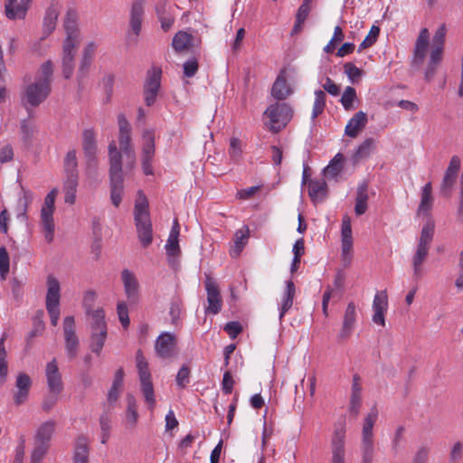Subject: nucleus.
<instances>
[{
    "label": "nucleus",
    "mask_w": 463,
    "mask_h": 463,
    "mask_svg": "<svg viewBox=\"0 0 463 463\" xmlns=\"http://www.w3.org/2000/svg\"><path fill=\"white\" fill-rule=\"evenodd\" d=\"M53 64L51 61L43 63L37 71L34 80L25 88L23 101L24 105L37 107L49 96L52 87Z\"/></svg>",
    "instance_id": "1"
},
{
    "label": "nucleus",
    "mask_w": 463,
    "mask_h": 463,
    "mask_svg": "<svg viewBox=\"0 0 463 463\" xmlns=\"http://www.w3.org/2000/svg\"><path fill=\"white\" fill-rule=\"evenodd\" d=\"M121 154L116 143L109 145L110 199L114 206L118 207L124 191Z\"/></svg>",
    "instance_id": "2"
},
{
    "label": "nucleus",
    "mask_w": 463,
    "mask_h": 463,
    "mask_svg": "<svg viewBox=\"0 0 463 463\" xmlns=\"http://www.w3.org/2000/svg\"><path fill=\"white\" fill-rule=\"evenodd\" d=\"M134 220L139 241L144 248H146L153 241V229L148 202L142 191H138V197L135 203Z\"/></svg>",
    "instance_id": "3"
},
{
    "label": "nucleus",
    "mask_w": 463,
    "mask_h": 463,
    "mask_svg": "<svg viewBox=\"0 0 463 463\" xmlns=\"http://www.w3.org/2000/svg\"><path fill=\"white\" fill-rule=\"evenodd\" d=\"M434 221L429 219L421 229L415 253L411 258L413 277L417 280L421 279L423 276V264L429 256V251L434 236Z\"/></svg>",
    "instance_id": "4"
},
{
    "label": "nucleus",
    "mask_w": 463,
    "mask_h": 463,
    "mask_svg": "<svg viewBox=\"0 0 463 463\" xmlns=\"http://www.w3.org/2000/svg\"><path fill=\"white\" fill-rule=\"evenodd\" d=\"M58 189L53 188L47 194L40 213V225L48 243L53 241L55 223L53 214L55 212V200L58 195Z\"/></svg>",
    "instance_id": "5"
},
{
    "label": "nucleus",
    "mask_w": 463,
    "mask_h": 463,
    "mask_svg": "<svg viewBox=\"0 0 463 463\" xmlns=\"http://www.w3.org/2000/svg\"><path fill=\"white\" fill-rule=\"evenodd\" d=\"M86 312L90 317L91 343L90 348L93 353L99 355L107 338L105 313L102 308H98L93 311L87 309Z\"/></svg>",
    "instance_id": "6"
},
{
    "label": "nucleus",
    "mask_w": 463,
    "mask_h": 463,
    "mask_svg": "<svg viewBox=\"0 0 463 463\" xmlns=\"http://www.w3.org/2000/svg\"><path fill=\"white\" fill-rule=\"evenodd\" d=\"M264 116L269 119L265 123L268 128L273 133H278L291 120L293 110L287 103L276 102L266 109Z\"/></svg>",
    "instance_id": "7"
},
{
    "label": "nucleus",
    "mask_w": 463,
    "mask_h": 463,
    "mask_svg": "<svg viewBox=\"0 0 463 463\" xmlns=\"http://www.w3.org/2000/svg\"><path fill=\"white\" fill-rule=\"evenodd\" d=\"M180 225L177 219L174 220L168 239L165 245L167 261L170 267L177 269L179 266V258L181 256V248L179 246Z\"/></svg>",
    "instance_id": "8"
},
{
    "label": "nucleus",
    "mask_w": 463,
    "mask_h": 463,
    "mask_svg": "<svg viewBox=\"0 0 463 463\" xmlns=\"http://www.w3.org/2000/svg\"><path fill=\"white\" fill-rule=\"evenodd\" d=\"M119 128V146L128 159V166L132 168L135 165L136 156L131 145V128L124 115L118 117Z\"/></svg>",
    "instance_id": "9"
},
{
    "label": "nucleus",
    "mask_w": 463,
    "mask_h": 463,
    "mask_svg": "<svg viewBox=\"0 0 463 463\" xmlns=\"http://www.w3.org/2000/svg\"><path fill=\"white\" fill-rule=\"evenodd\" d=\"M331 463H345V428L335 427L331 438Z\"/></svg>",
    "instance_id": "10"
},
{
    "label": "nucleus",
    "mask_w": 463,
    "mask_h": 463,
    "mask_svg": "<svg viewBox=\"0 0 463 463\" xmlns=\"http://www.w3.org/2000/svg\"><path fill=\"white\" fill-rule=\"evenodd\" d=\"M341 249L342 260L345 266L349 265L353 258V236L351 219L348 215H345L342 219Z\"/></svg>",
    "instance_id": "11"
},
{
    "label": "nucleus",
    "mask_w": 463,
    "mask_h": 463,
    "mask_svg": "<svg viewBox=\"0 0 463 463\" xmlns=\"http://www.w3.org/2000/svg\"><path fill=\"white\" fill-rule=\"evenodd\" d=\"M63 332L65 339V351L70 359H74L78 354L79 338L75 332L73 317H66L63 320Z\"/></svg>",
    "instance_id": "12"
},
{
    "label": "nucleus",
    "mask_w": 463,
    "mask_h": 463,
    "mask_svg": "<svg viewBox=\"0 0 463 463\" xmlns=\"http://www.w3.org/2000/svg\"><path fill=\"white\" fill-rule=\"evenodd\" d=\"M204 286L207 293L208 303V306L205 308V313L216 315L222 310V299L219 287L215 280L212 278L206 279Z\"/></svg>",
    "instance_id": "13"
},
{
    "label": "nucleus",
    "mask_w": 463,
    "mask_h": 463,
    "mask_svg": "<svg viewBox=\"0 0 463 463\" xmlns=\"http://www.w3.org/2000/svg\"><path fill=\"white\" fill-rule=\"evenodd\" d=\"M33 0H4L5 14L9 20H24Z\"/></svg>",
    "instance_id": "14"
},
{
    "label": "nucleus",
    "mask_w": 463,
    "mask_h": 463,
    "mask_svg": "<svg viewBox=\"0 0 463 463\" xmlns=\"http://www.w3.org/2000/svg\"><path fill=\"white\" fill-rule=\"evenodd\" d=\"M82 147L88 168L97 167V142L92 128L85 129L82 133Z\"/></svg>",
    "instance_id": "15"
},
{
    "label": "nucleus",
    "mask_w": 463,
    "mask_h": 463,
    "mask_svg": "<svg viewBox=\"0 0 463 463\" xmlns=\"http://www.w3.org/2000/svg\"><path fill=\"white\" fill-rule=\"evenodd\" d=\"M144 146L142 149V168L145 175H153L152 159L155 155V136L151 130L143 133Z\"/></svg>",
    "instance_id": "16"
},
{
    "label": "nucleus",
    "mask_w": 463,
    "mask_h": 463,
    "mask_svg": "<svg viewBox=\"0 0 463 463\" xmlns=\"http://www.w3.org/2000/svg\"><path fill=\"white\" fill-rule=\"evenodd\" d=\"M161 71L153 70L147 76L144 87L145 102L147 106H152L156 99L160 89Z\"/></svg>",
    "instance_id": "17"
},
{
    "label": "nucleus",
    "mask_w": 463,
    "mask_h": 463,
    "mask_svg": "<svg viewBox=\"0 0 463 463\" xmlns=\"http://www.w3.org/2000/svg\"><path fill=\"white\" fill-rule=\"evenodd\" d=\"M121 279L125 294L130 303H137L139 299V283L136 275L129 269H123Z\"/></svg>",
    "instance_id": "18"
},
{
    "label": "nucleus",
    "mask_w": 463,
    "mask_h": 463,
    "mask_svg": "<svg viewBox=\"0 0 463 463\" xmlns=\"http://www.w3.org/2000/svg\"><path fill=\"white\" fill-rule=\"evenodd\" d=\"M388 309V297L386 290L379 291L375 294L373 301V323L384 326L385 313Z\"/></svg>",
    "instance_id": "19"
},
{
    "label": "nucleus",
    "mask_w": 463,
    "mask_h": 463,
    "mask_svg": "<svg viewBox=\"0 0 463 463\" xmlns=\"http://www.w3.org/2000/svg\"><path fill=\"white\" fill-rule=\"evenodd\" d=\"M357 307L354 302L351 301L347 304L344 313L342 328L339 332V338L347 339L352 335L357 319Z\"/></svg>",
    "instance_id": "20"
},
{
    "label": "nucleus",
    "mask_w": 463,
    "mask_h": 463,
    "mask_svg": "<svg viewBox=\"0 0 463 463\" xmlns=\"http://www.w3.org/2000/svg\"><path fill=\"white\" fill-rule=\"evenodd\" d=\"M176 345L175 335L172 333H162L156 341V352L162 358H170L175 353Z\"/></svg>",
    "instance_id": "21"
},
{
    "label": "nucleus",
    "mask_w": 463,
    "mask_h": 463,
    "mask_svg": "<svg viewBox=\"0 0 463 463\" xmlns=\"http://www.w3.org/2000/svg\"><path fill=\"white\" fill-rule=\"evenodd\" d=\"M32 387V380L25 373H20L15 381L16 391L14 393L13 399L15 405L19 406L24 403L29 397V392Z\"/></svg>",
    "instance_id": "22"
},
{
    "label": "nucleus",
    "mask_w": 463,
    "mask_h": 463,
    "mask_svg": "<svg viewBox=\"0 0 463 463\" xmlns=\"http://www.w3.org/2000/svg\"><path fill=\"white\" fill-rule=\"evenodd\" d=\"M77 43H72L71 40H65L63 43L62 50V73L65 79H70L74 71L73 58Z\"/></svg>",
    "instance_id": "23"
},
{
    "label": "nucleus",
    "mask_w": 463,
    "mask_h": 463,
    "mask_svg": "<svg viewBox=\"0 0 463 463\" xmlns=\"http://www.w3.org/2000/svg\"><path fill=\"white\" fill-rule=\"evenodd\" d=\"M45 375L50 392H61L63 389L61 374L55 359L46 364Z\"/></svg>",
    "instance_id": "24"
},
{
    "label": "nucleus",
    "mask_w": 463,
    "mask_h": 463,
    "mask_svg": "<svg viewBox=\"0 0 463 463\" xmlns=\"http://www.w3.org/2000/svg\"><path fill=\"white\" fill-rule=\"evenodd\" d=\"M156 14L161 24V28L167 32L175 22V16L171 12V5L167 0H159L156 5Z\"/></svg>",
    "instance_id": "25"
},
{
    "label": "nucleus",
    "mask_w": 463,
    "mask_h": 463,
    "mask_svg": "<svg viewBox=\"0 0 463 463\" xmlns=\"http://www.w3.org/2000/svg\"><path fill=\"white\" fill-rule=\"evenodd\" d=\"M79 13L75 8H69L66 12L63 27L66 31L67 37L65 40H71L72 43H78V22Z\"/></svg>",
    "instance_id": "26"
},
{
    "label": "nucleus",
    "mask_w": 463,
    "mask_h": 463,
    "mask_svg": "<svg viewBox=\"0 0 463 463\" xmlns=\"http://www.w3.org/2000/svg\"><path fill=\"white\" fill-rule=\"evenodd\" d=\"M56 430V422L53 420H49L43 422L36 430L33 441L44 444L51 447L52 439Z\"/></svg>",
    "instance_id": "27"
},
{
    "label": "nucleus",
    "mask_w": 463,
    "mask_h": 463,
    "mask_svg": "<svg viewBox=\"0 0 463 463\" xmlns=\"http://www.w3.org/2000/svg\"><path fill=\"white\" fill-rule=\"evenodd\" d=\"M367 124V115L363 111L356 112L347 122L345 134L352 138L356 137Z\"/></svg>",
    "instance_id": "28"
},
{
    "label": "nucleus",
    "mask_w": 463,
    "mask_h": 463,
    "mask_svg": "<svg viewBox=\"0 0 463 463\" xmlns=\"http://www.w3.org/2000/svg\"><path fill=\"white\" fill-rule=\"evenodd\" d=\"M144 6V0H136L131 5L129 24L131 32L137 36L141 32Z\"/></svg>",
    "instance_id": "29"
},
{
    "label": "nucleus",
    "mask_w": 463,
    "mask_h": 463,
    "mask_svg": "<svg viewBox=\"0 0 463 463\" xmlns=\"http://www.w3.org/2000/svg\"><path fill=\"white\" fill-rule=\"evenodd\" d=\"M430 33L427 28L420 30L417 38L414 49L413 63L420 65L423 63L429 45Z\"/></svg>",
    "instance_id": "30"
},
{
    "label": "nucleus",
    "mask_w": 463,
    "mask_h": 463,
    "mask_svg": "<svg viewBox=\"0 0 463 463\" xmlns=\"http://www.w3.org/2000/svg\"><path fill=\"white\" fill-rule=\"evenodd\" d=\"M90 440L86 435H79L75 440L73 463H89Z\"/></svg>",
    "instance_id": "31"
},
{
    "label": "nucleus",
    "mask_w": 463,
    "mask_h": 463,
    "mask_svg": "<svg viewBox=\"0 0 463 463\" xmlns=\"http://www.w3.org/2000/svg\"><path fill=\"white\" fill-rule=\"evenodd\" d=\"M47 293L45 298V307L60 306L61 285L59 280L53 276L49 275L46 280Z\"/></svg>",
    "instance_id": "32"
},
{
    "label": "nucleus",
    "mask_w": 463,
    "mask_h": 463,
    "mask_svg": "<svg viewBox=\"0 0 463 463\" xmlns=\"http://www.w3.org/2000/svg\"><path fill=\"white\" fill-rule=\"evenodd\" d=\"M292 93L291 88L288 86L284 71H281L271 88V95L277 100H284Z\"/></svg>",
    "instance_id": "33"
},
{
    "label": "nucleus",
    "mask_w": 463,
    "mask_h": 463,
    "mask_svg": "<svg viewBox=\"0 0 463 463\" xmlns=\"http://www.w3.org/2000/svg\"><path fill=\"white\" fill-rule=\"evenodd\" d=\"M296 294V287L292 280L286 282V288L281 296L279 307V320H282L285 314L292 307Z\"/></svg>",
    "instance_id": "34"
},
{
    "label": "nucleus",
    "mask_w": 463,
    "mask_h": 463,
    "mask_svg": "<svg viewBox=\"0 0 463 463\" xmlns=\"http://www.w3.org/2000/svg\"><path fill=\"white\" fill-rule=\"evenodd\" d=\"M58 17L59 10L56 6L51 5L46 9L43 23L44 37L49 36L55 30Z\"/></svg>",
    "instance_id": "35"
},
{
    "label": "nucleus",
    "mask_w": 463,
    "mask_h": 463,
    "mask_svg": "<svg viewBox=\"0 0 463 463\" xmlns=\"http://www.w3.org/2000/svg\"><path fill=\"white\" fill-rule=\"evenodd\" d=\"M78 187V175H70L65 176L63 183L64 202L74 204L76 202V192Z\"/></svg>",
    "instance_id": "36"
},
{
    "label": "nucleus",
    "mask_w": 463,
    "mask_h": 463,
    "mask_svg": "<svg viewBox=\"0 0 463 463\" xmlns=\"http://www.w3.org/2000/svg\"><path fill=\"white\" fill-rule=\"evenodd\" d=\"M378 418V410L376 406L371 408L369 413L364 419L362 430V440H373V429Z\"/></svg>",
    "instance_id": "37"
},
{
    "label": "nucleus",
    "mask_w": 463,
    "mask_h": 463,
    "mask_svg": "<svg viewBox=\"0 0 463 463\" xmlns=\"http://www.w3.org/2000/svg\"><path fill=\"white\" fill-rule=\"evenodd\" d=\"M327 193V184L325 180H311L308 184V194L313 202L323 201Z\"/></svg>",
    "instance_id": "38"
},
{
    "label": "nucleus",
    "mask_w": 463,
    "mask_h": 463,
    "mask_svg": "<svg viewBox=\"0 0 463 463\" xmlns=\"http://www.w3.org/2000/svg\"><path fill=\"white\" fill-rule=\"evenodd\" d=\"M127 402L128 408L125 416V425L128 429L132 430L136 427L138 420L137 406L136 399L132 394H128Z\"/></svg>",
    "instance_id": "39"
},
{
    "label": "nucleus",
    "mask_w": 463,
    "mask_h": 463,
    "mask_svg": "<svg viewBox=\"0 0 463 463\" xmlns=\"http://www.w3.org/2000/svg\"><path fill=\"white\" fill-rule=\"evenodd\" d=\"M368 184L364 182L360 184L357 187L356 197H355V205L354 212L356 215L364 214L367 210V201H368Z\"/></svg>",
    "instance_id": "40"
},
{
    "label": "nucleus",
    "mask_w": 463,
    "mask_h": 463,
    "mask_svg": "<svg viewBox=\"0 0 463 463\" xmlns=\"http://www.w3.org/2000/svg\"><path fill=\"white\" fill-rule=\"evenodd\" d=\"M433 197H432V186L431 183H428L424 185L421 193V199L418 208L419 215H428L432 208Z\"/></svg>",
    "instance_id": "41"
},
{
    "label": "nucleus",
    "mask_w": 463,
    "mask_h": 463,
    "mask_svg": "<svg viewBox=\"0 0 463 463\" xmlns=\"http://www.w3.org/2000/svg\"><path fill=\"white\" fill-rule=\"evenodd\" d=\"M375 147L373 138H366L356 149L353 156L354 163L356 164L370 156Z\"/></svg>",
    "instance_id": "42"
},
{
    "label": "nucleus",
    "mask_w": 463,
    "mask_h": 463,
    "mask_svg": "<svg viewBox=\"0 0 463 463\" xmlns=\"http://www.w3.org/2000/svg\"><path fill=\"white\" fill-rule=\"evenodd\" d=\"M192 40L193 37L190 33L179 31L173 38L172 46L178 52H184L192 46Z\"/></svg>",
    "instance_id": "43"
},
{
    "label": "nucleus",
    "mask_w": 463,
    "mask_h": 463,
    "mask_svg": "<svg viewBox=\"0 0 463 463\" xmlns=\"http://www.w3.org/2000/svg\"><path fill=\"white\" fill-rule=\"evenodd\" d=\"M249 228L243 227L242 229L237 230L234 234V249L231 250L232 257L240 255L241 251L244 248L249 239Z\"/></svg>",
    "instance_id": "44"
},
{
    "label": "nucleus",
    "mask_w": 463,
    "mask_h": 463,
    "mask_svg": "<svg viewBox=\"0 0 463 463\" xmlns=\"http://www.w3.org/2000/svg\"><path fill=\"white\" fill-rule=\"evenodd\" d=\"M345 157L341 153H337L325 168L324 174L326 177H336L344 167Z\"/></svg>",
    "instance_id": "45"
},
{
    "label": "nucleus",
    "mask_w": 463,
    "mask_h": 463,
    "mask_svg": "<svg viewBox=\"0 0 463 463\" xmlns=\"http://www.w3.org/2000/svg\"><path fill=\"white\" fill-rule=\"evenodd\" d=\"M7 339V334H3L0 339V384H3L8 374L7 352L5 342Z\"/></svg>",
    "instance_id": "46"
},
{
    "label": "nucleus",
    "mask_w": 463,
    "mask_h": 463,
    "mask_svg": "<svg viewBox=\"0 0 463 463\" xmlns=\"http://www.w3.org/2000/svg\"><path fill=\"white\" fill-rule=\"evenodd\" d=\"M141 392L148 409L153 411L156 407L155 391L152 381L141 382Z\"/></svg>",
    "instance_id": "47"
},
{
    "label": "nucleus",
    "mask_w": 463,
    "mask_h": 463,
    "mask_svg": "<svg viewBox=\"0 0 463 463\" xmlns=\"http://www.w3.org/2000/svg\"><path fill=\"white\" fill-rule=\"evenodd\" d=\"M136 361L140 383L151 380V373L148 369V364L140 350H138L137 353Z\"/></svg>",
    "instance_id": "48"
},
{
    "label": "nucleus",
    "mask_w": 463,
    "mask_h": 463,
    "mask_svg": "<svg viewBox=\"0 0 463 463\" xmlns=\"http://www.w3.org/2000/svg\"><path fill=\"white\" fill-rule=\"evenodd\" d=\"M326 95L325 91L318 90L315 91V100L312 109V118H317L321 115L326 107Z\"/></svg>",
    "instance_id": "49"
},
{
    "label": "nucleus",
    "mask_w": 463,
    "mask_h": 463,
    "mask_svg": "<svg viewBox=\"0 0 463 463\" xmlns=\"http://www.w3.org/2000/svg\"><path fill=\"white\" fill-rule=\"evenodd\" d=\"M78 161L76 156V151L74 149L70 150L64 158V172L65 175H78Z\"/></svg>",
    "instance_id": "50"
},
{
    "label": "nucleus",
    "mask_w": 463,
    "mask_h": 463,
    "mask_svg": "<svg viewBox=\"0 0 463 463\" xmlns=\"http://www.w3.org/2000/svg\"><path fill=\"white\" fill-rule=\"evenodd\" d=\"M50 448V446L33 441V448L30 456L31 463H43V460L47 455Z\"/></svg>",
    "instance_id": "51"
},
{
    "label": "nucleus",
    "mask_w": 463,
    "mask_h": 463,
    "mask_svg": "<svg viewBox=\"0 0 463 463\" xmlns=\"http://www.w3.org/2000/svg\"><path fill=\"white\" fill-rule=\"evenodd\" d=\"M362 463H373L374 457L373 440H361Z\"/></svg>",
    "instance_id": "52"
},
{
    "label": "nucleus",
    "mask_w": 463,
    "mask_h": 463,
    "mask_svg": "<svg viewBox=\"0 0 463 463\" xmlns=\"http://www.w3.org/2000/svg\"><path fill=\"white\" fill-rule=\"evenodd\" d=\"M356 90L354 88L348 86L341 97L340 102L345 110L354 109V101L356 99Z\"/></svg>",
    "instance_id": "53"
},
{
    "label": "nucleus",
    "mask_w": 463,
    "mask_h": 463,
    "mask_svg": "<svg viewBox=\"0 0 463 463\" xmlns=\"http://www.w3.org/2000/svg\"><path fill=\"white\" fill-rule=\"evenodd\" d=\"M380 33V29L376 25H373L366 35V37L364 39V41L360 43L358 47V52H362L364 49L369 48L372 46L377 40L378 35Z\"/></svg>",
    "instance_id": "54"
},
{
    "label": "nucleus",
    "mask_w": 463,
    "mask_h": 463,
    "mask_svg": "<svg viewBox=\"0 0 463 463\" xmlns=\"http://www.w3.org/2000/svg\"><path fill=\"white\" fill-rule=\"evenodd\" d=\"M457 177L458 175L445 172L440 187V191L444 195L448 196L450 194L451 190L456 183Z\"/></svg>",
    "instance_id": "55"
},
{
    "label": "nucleus",
    "mask_w": 463,
    "mask_h": 463,
    "mask_svg": "<svg viewBox=\"0 0 463 463\" xmlns=\"http://www.w3.org/2000/svg\"><path fill=\"white\" fill-rule=\"evenodd\" d=\"M35 129L36 127L31 121L24 119L21 122L23 139L26 144H30L32 142Z\"/></svg>",
    "instance_id": "56"
},
{
    "label": "nucleus",
    "mask_w": 463,
    "mask_h": 463,
    "mask_svg": "<svg viewBox=\"0 0 463 463\" xmlns=\"http://www.w3.org/2000/svg\"><path fill=\"white\" fill-rule=\"evenodd\" d=\"M10 262H9V254L5 249V247H0V276L2 279H5L6 276L9 272Z\"/></svg>",
    "instance_id": "57"
},
{
    "label": "nucleus",
    "mask_w": 463,
    "mask_h": 463,
    "mask_svg": "<svg viewBox=\"0 0 463 463\" xmlns=\"http://www.w3.org/2000/svg\"><path fill=\"white\" fill-rule=\"evenodd\" d=\"M241 141L237 137H232L230 140L229 155L233 161H239L241 157Z\"/></svg>",
    "instance_id": "58"
},
{
    "label": "nucleus",
    "mask_w": 463,
    "mask_h": 463,
    "mask_svg": "<svg viewBox=\"0 0 463 463\" xmlns=\"http://www.w3.org/2000/svg\"><path fill=\"white\" fill-rule=\"evenodd\" d=\"M60 393L61 392H54L49 391V393L44 397L42 402V409L45 412H49L55 406V404L59 401Z\"/></svg>",
    "instance_id": "59"
},
{
    "label": "nucleus",
    "mask_w": 463,
    "mask_h": 463,
    "mask_svg": "<svg viewBox=\"0 0 463 463\" xmlns=\"http://www.w3.org/2000/svg\"><path fill=\"white\" fill-rule=\"evenodd\" d=\"M344 71L348 76L352 82H355L358 79L361 78L363 74L362 70L356 67L352 62H346L344 65Z\"/></svg>",
    "instance_id": "60"
},
{
    "label": "nucleus",
    "mask_w": 463,
    "mask_h": 463,
    "mask_svg": "<svg viewBox=\"0 0 463 463\" xmlns=\"http://www.w3.org/2000/svg\"><path fill=\"white\" fill-rule=\"evenodd\" d=\"M176 384L180 388H184L190 381V369L187 365H183L176 374Z\"/></svg>",
    "instance_id": "61"
},
{
    "label": "nucleus",
    "mask_w": 463,
    "mask_h": 463,
    "mask_svg": "<svg viewBox=\"0 0 463 463\" xmlns=\"http://www.w3.org/2000/svg\"><path fill=\"white\" fill-rule=\"evenodd\" d=\"M117 312L118 319L123 327L127 328L129 326L128 309L125 302L121 301L118 303Z\"/></svg>",
    "instance_id": "62"
},
{
    "label": "nucleus",
    "mask_w": 463,
    "mask_h": 463,
    "mask_svg": "<svg viewBox=\"0 0 463 463\" xmlns=\"http://www.w3.org/2000/svg\"><path fill=\"white\" fill-rule=\"evenodd\" d=\"M312 2L313 0H303V3L298 7L296 14L297 20H299V22H305L307 20L311 11Z\"/></svg>",
    "instance_id": "63"
},
{
    "label": "nucleus",
    "mask_w": 463,
    "mask_h": 463,
    "mask_svg": "<svg viewBox=\"0 0 463 463\" xmlns=\"http://www.w3.org/2000/svg\"><path fill=\"white\" fill-rule=\"evenodd\" d=\"M361 406L362 393H351L349 403L350 413L356 417L360 412Z\"/></svg>",
    "instance_id": "64"
}]
</instances>
